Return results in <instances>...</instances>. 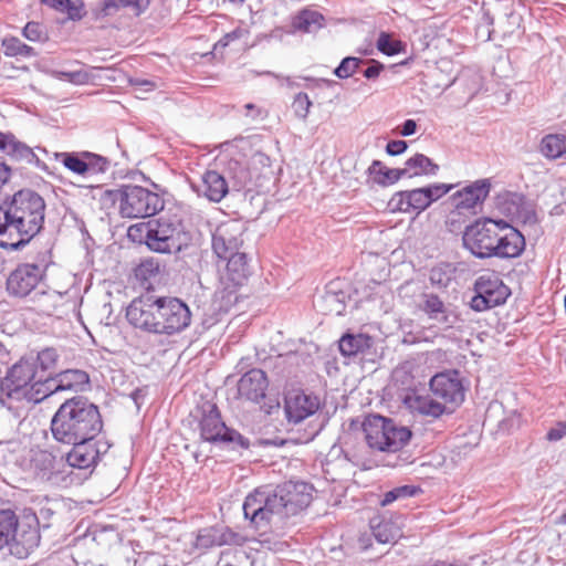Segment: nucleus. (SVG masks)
Here are the masks:
<instances>
[{"label":"nucleus","instance_id":"obj_1","mask_svg":"<svg viewBox=\"0 0 566 566\" xmlns=\"http://www.w3.org/2000/svg\"><path fill=\"white\" fill-rule=\"evenodd\" d=\"M312 491L313 486L303 481H287L275 489H256L244 500V517L255 530L281 523L310 505Z\"/></svg>","mask_w":566,"mask_h":566},{"label":"nucleus","instance_id":"obj_2","mask_svg":"<svg viewBox=\"0 0 566 566\" xmlns=\"http://www.w3.org/2000/svg\"><path fill=\"white\" fill-rule=\"evenodd\" d=\"M45 201L32 189H21L0 205V245L10 251L25 247L43 228Z\"/></svg>","mask_w":566,"mask_h":566},{"label":"nucleus","instance_id":"obj_3","mask_svg":"<svg viewBox=\"0 0 566 566\" xmlns=\"http://www.w3.org/2000/svg\"><path fill=\"white\" fill-rule=\"evenodd\" d=\"M126 317L136 328L170 336L188 328L192 315L180 298L147 296L134 300L126 310Z\"/></svg>","mask_w":566,"mask_h":566},{"label":"nucleus","instance_id":"obj_4","mask_svg":"<svg viewBox=\"0 0 566 566\" xmlns=\"http://www.w3.org/2000/svg\"><path fill=\"white\" fill-rule=\"evenodd\" d=\"M463 245L479 259L516 258L524 250V237L503 220L484 218L468 226Z\"/></svg>","mask_w":566,"mask_h":566},{"label":"nucleus","instance_id":"obj_5","mask_svg":"<svg viewBox=\"0 0 566 566\" xmlns=\"http://www.w3.org/2000/svg\"><path fill=\"white\" fill-rule=\"evenodd\" d=\"M102 429L98 407L84 397L66 399L51 420L53 438L61 443L94 440Z\"/></svg>","mask_w":566,"mask_h":566},{"label":"nucleus","instance_id":"obj_6","mask_svg":"<svg viewBox=\"0 0 566 566\" xmlns=\"http://www.w3.org/2000/svg\"><path fill=\"white\" fill-rule=\"evenodd\" d=\"M45 375L38 374L36 364L29 358L14 364L0 384V403L15 410L13 401L39 403L44 400Z\"/></svg>","mask_w":566,"mask_h":566},{"label":"nucleus","instance_id":"obj_7","mask_svg":"<svg viewBox=\"0 0 566 566\" xmlns=\"http://www.w3.org/2000/svg\"><path fill=\"white\" fill-rule=\"evenodd\" d=\"M181 224L166 218L133 224L127 230L128 238L145 243L151 251L171 253L181 248Z\"/></svg>","mask_w":566,"mask_h":566},{"label":"nucleus","instance_id":"obj_8","mask_svg":"<svg viewBox=\"0 0 566 566\" xmlns=\"http://www.w3.org/2000/svg\"><path fill=\"white\" fill-rule=\"evenodd\" d=\"M363 432L369 449L389 453L401 450L412 436L407 427L380 415L368 416L363 422Z\"/></svg>","mask_w":566,"mask_h":566},{"label":"nucleus","instance_id":"obj_9","mask_svg":"<svg viewBox=\"0 0 566 566\" xmlns=\"http://www.w3.org/2000/svg\"><path fill=\"white\" fill-rule=\"evenodd\" d=\"M105 195L118 202L123 218H146L164 209V199L154 191L137 185H124L119 189L106 190Z\"/></svg>","mask_w":566,"mask_h":566},{"label":"nucleus","instance_id":"obj_10","mask_svg":"<svg viewBox=\"0 0 566 566\" xmlns=\"http://www.w3.org/2000/svg\"><path fill=\"white\" fill-rule=\"evenodd\" d=\"M452 188L453 185L432 184L422 188L398 191L388 201V208L391 212L419 214Z\"/></svg>","mask_w":566,"mask_h":566},{"label":"nucleus","instance_id":"obj_11","mask_svg":"<svg viewBox=\"0 0 566 566\" xmlns=\"http://www.w3.org/2000/svg\"><path fill=\"white\" fill-rule=\"evenodd\" d=\"M199 427L200 437L207 442L231 443L242 449L250 447L248 438L224 424L217 406L213 403L203 405Z\"/></svg>","mask_w":566,"mask_h":566},{"label":"nucleus","instance_id":"obj_12","mask_svg":"<svg viewBox=\"0 0 566 566\" xmlns=\"http://www.w3.org/2000/svg\"><path fill=\"white\" fill-rule=\"evenodd\" d=\"M475 295L471 300V307L482 312L503 304L510 295L509 287L493 272L480 275L474 283Z\"/></svg>","mask_w":566,"mask_h":566},{"label":"nucleus","instance_id":"obj_13","mask_svg":"<svg viewBox=\"0 0 566 566\" xmlns=\"http://www.w3.org/2000/svg\"><path fill=\"white\" fill-rule=\"evenodd\" d=\"M45 266L35 263L19 264L6 281V290L12 297L24 298L35 291L45 276Z\"/></svg>","mask_w":566,"mask_h":566},{"label":"nucleus","instance_id":"obj_14","mask_svg":"<svg viewBox=\"0 0 566 566\" xmlns=\"http://www.w3.org/2000/svg\"><path fill=\"white\" fill-rule=\"evenodd\" d=\"M72 450L66 454L65 470L80 469L92 470L111 448V444L104 440H83L71 443Z\"/></svg>","mask_w":566,"mask_h":566},{"label":"nucleus","instance_id":"obj_15","mask_svg":"<svg viewBox=\"0 0 566 566\" xmlns=\"http://www.w3.org/2000/svg\"><path fill=\"white\" fill-rule=\"evenodd\" d=\"M491 184L488 179H480L457 191L450 198L454 210L451 216H470L476 213V208L489 196Z\"/></svg>","mask_w":566,"mask_h":566},{"label":"nucleus","instance_id":"obj_16","mask_svg":"<svg viewBox=\"0 0 566 566\" xmlns=\"http://www.w3.org/2000/svg\"><path fill=\"white\" fill-rule=\"evenodd\" d=\"M30 465L38 479L52 485L66 483L71 474V472H66L62 459H56L51 452L44 450H39L33 454Z\"/></svg>","mask_w":566,"mask_h":566},{"label":"nucleus","instance_id":"obj_17","mask_svg":"<svg viewBox=\"0 0 566 566\" xmlns=\"http://www.w3.org/2000/svg\"><path fill=\"white\" fill-rule=\"evenodd\" d=\"M243 227L237 221L221 224L212 235V249L219 259L241 253Z\"/></svg>","mask_w":566,"mask_h":566},{"label":"nucleus","instance_id":"obj_18","mask_svg":"<svg viewBox=\"0 0 566 566\" xmlns=\"http://www.w3.org/2000/svg\"><path fill=\"white\" fill-rule=\"evenodd\" d=\"M321 407L317 396L304 391H293L285 396L284 411L290 423H300L314 416Z\"/></svg>","mask_w":566,"mask_h":566},{"label":"nucleus","instance_id":"obj_19","mask_svg":"<svg viewBox=\"0 0 566 566\" xmlns=\"http://www.w3.org/2000/svg\"><path fill=\"white\" fill-rule=\"evenodd\" d=\"M430 389L444 403L458 406L464 400V388L457 370L434 375L430 380Z\"/></svg>","mask_w":566,"mask_h":566},{"label":"nucleus","instance_id":"obj_20","mask_svg":"<svg viewBox=\"0 0 566 566\" xmlns=\"http://www.w3.org/2000/svg\"><path fill=\"white\" fill-rule=\"evenodd\" d=\"M88 382V376L80 369H67L54 377L45 375L44 399L62 391H77Z\"/></svg>","mask_w":566,"mask_h":566},{"label":"nucleus","instance_id":"obj_21","mask_svg":"<svg viewBox=\"0 0 566 566\" xmlns=\"http://www.w3.org/2000/svg\"><path fill=\"white\" fill-rule=\"evenodd\" d=\"M0 151L9 156L12 160L32 165L41 170H46L48 167L42 161L31 147L20 142L11 133L0 132Z\"/></svg>","mask_w":566,"mask_h":566},{"label":"nucleus","instance_id":"obj_22","mask_svg":"<svg viewBox=\"0 0 566 566\" xmlns=\"http://www.w3.org/2000/svg\"><path fill=\"white\" fill-rule=\"evenodd\" d=\"M269 386L266 375L259 368H253L247 371L238 381V394L241 398L260 402L265 398V392Z\"/></svg>","mask_w":566,"mask_h":566},{"label":"nucleus","instance_id":"obj_23","mask_svg":"<svg viewBox=\"0 0 566 566\" xmlns=\"http://www.w3.org/2000/svg\"><path fill=\"white\" fill-rule=\"evenodd\" d=\"M240 536L226 527H206L198 532L193 543L197 549L206 551L214 546L239 544Z\"/></svg>","mask_w":566,"mask_h":566},{"label":"nucleus","instance_id":"obj_24","mask_svg":"<svg viewBox=\"0 0 566 566\" xmlns=\"http://www.w3.org/2000/svg\"><path fill=\"white\" fill-rule=\"evenodd\" d=\"M403 403L411 412L426 417L439 418L447 412L444 403L434 400L429 395H419L415 391L405 396Z\"/></svg>","mask_w":566,"mask_h":566},{"label":"nucleus","instance_id":"obj_25","mask_svg":"<svg viewBox=\"0 0 566 566\" xmlns=\"http://www.w3.org/2000/svg\"><path fill=\"white\" fill-rule=\"evenodd\" d=\"M212 202H220L229 191L226 177L217 170H207L201 177V185L196 188Z\"/></svg>","mask_w":566,"mask_h":566},{"label":"nucleus","instance_id":"obj_26","mask_svg":"<svg viewBox=\"0 0 566 566\" xmlns=\"http://www.w3.org/2000/svg\"><path fill=\"white\" fill-rule=\"evenodd\" d=\"M226 280H228L233 287L241 286L249 277L251 271L248 262V256L244 252L234 253L228 256Z\"/></svg>","mask_w":566,"mask_h":566},{"label":"nucleus","instance_id":"obj_27","mask_svg":"<svg viewBox=\"0 0 566 566\" xmlns=\"http://www.w3.org/2000/svg\"><path fill=\"white\" fill-rule=\"evenodd\" d=\"M421 310L430 319L437 321L444 327H451L457 319L455 316L447 312L443 302L434 294L424 295V302L421 305Z\"/></svg>","mask_w":566,"mask_h":566},{"label":"nucleus","instance_id":"obj_28","mask_svg":"<svg viewBox=\"0 0 566 566\" xmlns=\"http://www.w3.org/2000/svg\"><path fill=\"white\" fill-rule=\"evenodd\" d=\"M373 345V339L366 334H345L339 339V350L344 356L364 354Z\"/></svg>","mask_w":566,"mask_h":566},{"label":"nucleus","instance_id":"obj_29","mask_svg":"<svg viewBox=\"0 0 566 566\" xmlns=\"http://www.w3.org/2000/svg\"><path fill=\"white\" fill-rule=\"evenodd\" d=\"M406 177L436 176L439 166L423 154H416L405 164Z\"/></svg>","mask_w":566,"mask_h":566},{"label":"nucleus","instance_id":"obj_30","mask_svg":"<svg viewBox=\"0 0 566 566\" xmlns=\"http://www.w3.org/2000/svg\"><path fill=\"white\" fill-rule=\"evenodd\" d=\"M541 154L547 159H557L566 154V135H545L539 144Z\"/></svg>","mask_w":566,"mask_h":566},{"label":"nucleus","instance_id":"obj_31","mask_svg":"<svg viewBox=\"0 0 566 566\" xmlns=\"http://www.w3.org/2000/svg\"><path fill=\"white\" fill-rule=\"evenodd\" d=\"M370 528L377 542L387 544L400 536V530L390 520L374 517L370 520Z\"/></svg>","mask_w":566,"mask_h":566},{"label":"nucleus","instance_id":"obj_32","mask_svg":"<svg viewBox=\"0 0 566 566\" xmlns=\"http://www.w3.org/2000/svg\"><path fill=\"white\" fill-rule=\"evenodd\" d=\"M370 175L374 176V180L379 185H392L402 177H406V170L403 168H387L379 160H374L368 168Z\"/></svg>","mask_w":566,"mask_h":566},{"label":"nucleus","instance_id":"obj_33","mask_svg":"<svg viewBox=\"0 0 566 566\" xmlns=\"http://www.w3.org/2000/svg\"><path fill=\"white\" fill-rule=\"evenodd\" d=\"M323 15L314 10H302L293 18L292 25L295 30L306 33L317 31L323 27Z\"/></svg>","mask_w":566,"mask_h":566},{"label":"nucleus","instance_id":"obj_34","mask_svg":"<svg viewBox=\"0 0 566 566\" xmlns=\"http://www.w3.org/2000/svg\"><path fill=\"white\" fill-rule=\"evenodd\" d=\"M149 6V0H103L102 11L111 15L120 9H129L134 14L139 15Z\"/></svg>","mask_w":566,"mask_h":566},{"label":"nucleus","instance_id":"obj_35","mask_svg":"<svg viewBox=\"0 0 566 566\" xmlns=\"http://www.w3.org/2000/svg\"><path fill=\"white\" fill-rule=\"evenodd\" d=\"M18 518L13 511H0V549L15 539Z\"/></svg>","mask_w":566,"mask_h":566},{"label":"nucleus","instance_id":"obj_36","mask_svg":"<svg viewBox=\"0 0 566 566\" xmlns=\"http://www.w3.org/2000/svg\"><path fill=\"white\" fill-rule=\"evenodd\" d=\"M228 171L232 180V188L237 191L247 188L252 181V172L239 161H231Z\"/></svg>","mask_w":566,"mask_h":566},{"label":"nucleus","instance_id":"obj_37","mask_svg":"<svg viewBox=\"0 0 566 566\" xmlns=\"http://www.w3.org/2000/svg\"><path fill=\"white\" fill-rule=\"evenodd\" d=\"M54 157L56 160L61 161L65 168L71 170L74 174L85 176L86 175V165H85V151L76 154V153H54Z\"/></svg>","mask_w":566,"mask_h":566},{"label":"nucleus","instance_id":"obj_38","mask_svg":"<svg viewBox=\"0 0 566 566\" xmlns=\"http://www.w3.org/2000/svg\"><path fill=\"white\" fill-rule=\"evenodd\" d=\"M29 359L36 364L38 374L51 376L56 367L59 355L54 348H45L35 358Z\"/></svg>","mask_w":566,"mask_h":566},{"label":"nucleus","instance_id":"obj_39","mask_svg":"<svg viewBox=\"0 0 566 566\" xmlns=\"http://www.w3.org/2000/svg\"><path fill=\"white\" fill-rule=\"evenodd\" d=\"M2 46L7 56L31 57L36 54L32 46L25 44L15 36L4 38L2 40Z\"/></svg>","mask_w":566,"mask_h":566},{"label":"nucleus","instance_id":"obj_40","mask_svg":"<svg viewBox=\"0 0 566 566\" xmlns=\"http://www.w3.org/2000/svg\"><path fill=\"white\" fill-rule=\"evenodd\" d=\"M86 175L104 174L109 168L106 157L85 151Z\"/></svg>","mask_w":566,"mask_h":566},{"label":"nucleus","instance_id":"obj_41","mask_svg":"<svg viewBox=\"0 0 566 566\" xmlns=\"http://www.w3.org/2000/svg\"><path fill=\"white\" fill-rule=\"evenodd\" d=\"M377 49L389 56L396 55L403 50L401 41L394 40L388 33L381 32L377 40Z\"/></svg>","mask_w":566,"mask_h":566},{"label":"nucleus","instance_id":"obj_42","mask_svg":"<svg viewBox=\"0 0 566 566\" xmlns=\"http://www.w3.org/2000/svg\"><path fill=\"white\" fill-rule=\"evenodd\" d=\"M429 279L431 284L439 289L448 287L452 280V270L450 265L436 266L431 270Z\"/></svg>","mask_w":566,"mask_h":566},{"label":"nucleus","instance_id":"obj_43","mask_svg":"<svg viewBox=\"0 0 566 566\" xmlns=\"http://www.w3.org/2000/svg\"><path fill=\"white\" fill-rule=\"evenodd\" d=\"M363 62L364 61L359 57L347 56L343 59L339 65L334 70V74L339 78H348L357 71Z\"/></svg>","mask_w":566,"mask_h":566},{"label":"nucleus","instance_id":"obj_44","mask_svg":"<svg viewBox=\"0 0 566 566\" xmlns=\"http://www.w3.org/2000/svg\"><path fill=\"white\" fill-rule=\"evenodd\" d=\"M23 35L29 40L33 42H41L45 41L48 35L45 32V28L40 24L39 22H28L27 25L23 28Z\"/></svg>","mask_w":566,"mask_h":566},{"label":"nucleus","instance_id":"obj_45","mask_svg":"<svg viewBox=\"0 0 566 566\" xmlns=\"http://www.w3.org/2000/svg\"><path fill=\"white\" fill-rule=\"evenodd\" d=\"M311 105H312V102L310 101L307 94L298 93L294 97V101L292 103V108L294 111V114L298 118L305 119L310 113Z\"/></svg>","mask_w":566,"mask_h":566},{"label":"nucleus","instance_id":"obj_46","mask_svg":"<svg viewBox=\"0 0 566 566\" xmlns=\"http://www.w3.org/2000/svg\"><path fill=\"white\" fill-rule=\"evenodd\" d=\"M410 495H412V491H411L410 486H408V485L399 486V488H396L394 490L386 492L380 503L382 506H386V505L391 504L392 502H395L398 499L407 497Z\"/></svg>","mask_w":566,"mask_h":566},{"label":"nucleus","instance_id":"obj_47","mask_svg":"<svg viewBox=\"0 0 566 566\" xmlns=\"http://www.w3.org/2000/svg\"><path fill=\"white\" fill-rule=\"evenodd\" d=\"M247 34H248L247 30H244L242 28H235L231 32H228L227 34H224L223 38H221L218 41V43L216 44V48H218V46L226 48L231 42L237 41V40L245 36Z\"/></svg>","mask_w":566,"mask_h":566},{"label":"nucleus","instance_id":"obj_48","mask_svg":"<svg viewBox=\"0 0 566 566\" xmlns=\"http://www.w3.org/2000/svg\"><path fill=\"white\" fill-rule=\"evenodd\" d=\"M129 84L134 86L137 92L143 93L151 92L157 87L156 82L140 77L130 78Z\"/></svg>","mask_w":566,"mask_h":566},{"label":"nucleus","instance_id":"obj_49","mask_svg":"<svg viewBox=\"0 0 566 566\" xmlns=\"http://www.w3.org/2000/svg\"><path fill=\"white\" fill-rule=\"evenodd\" d=\"M62 77L74 84H85L88 82L90 76L85 71L62 72Z\"/></svg>","mask_w":566,"mask_h":566},{"label":"nucleus","instance_id":"obj_50","mask_svg":"<svg viewBox=\"0 0 566 566\" xmlns=\"http://www.w3.org/2000/svg\"><path fill=\"white\" fill-rule=\"evenodd\" d=\"M566 436V422H558L551 428L546 434V439L552 442L562 440Z\"/></svg>","mask_w":566,"mask_h":566},{"label":"nucleus","instance_id":"obj_51","mask_svg":"<svg viewBox=\"0 0 566 566\" xmlns=\"http://www.w3.org/2000/svg\"><path fill=\"white\" fill-rule=\"evenodd\" d=\"M408 145L405 140H390L386 146V151L390 156L401 155L406 151Z\"/></svg>","mask_w":566,"mask_h":566},{"label":"nucleus","instance_id":"obj_52","mask_svg":"<svg viewBox=\"0 0 566 566\" xmlns=\"http://www.w3.org/2000/svg\"><path fill=\"white\" fill-rule=\"evenodd\" d=\"M64 10L67 12L69 18L72 20H80L84 15L83 4H77L69 0L65 4Z\"/></svg>","mask_w":566,"mask_h":566},{"label":"nucleus","instance_id":"obj_53","mask_svg":"<svg viewBox=\"0 0 566 566\" xmlns=\"http://www.w3.org/2000/svg\"><path fill=\"white\" fill-rule=\"evenodd\" d=\"M382 70L384 65L380 62L376 60H370L369 66L363 72V75L368 80H374L379 76Z\"/></svg>","mask_w":566,"mask_h":566},{"label":"nucleus","instance_id":"obj_54","mask_svg":"<svg viewBox=\"0 0 566 566\" xmlns=\"http://www.w3.org/2000/svg\"><path fill=\"white\" fill-rule=\"evenodd\" d=\"M12 176V169L10 166H8L4 160L0 157V189L2 186H4L7 182H9L10 178Z\"/></svg>","mask_w":566,"mask_h":566},{"label":"nucleus","instance_id":"obj_55","mask_svg":"<svg viewBox=\"0 0 566 566\" xmlns=\"http://www.w3.org/2000/svg\"><path fill=\"white\" fill-rule=\"evenodd\" d=\"M417 130V123L413 119H407L401 126L400 134L402 136H411Z\"/></svg>","mask_w":566,"mask_h":566},{"label":"nucleus","instance_id":"obj_56","mask_svg":"<svg viewBox=\"0 0 566 566\" xmlns=\"http://www.w3.org/2000/svg\"><path fill=\"white\" fill-rule=\"evenodd\" d=\"M245 116L255 119L260 116V109L252 103L244 105Z\"/></svg>","mask_w":566,"mask_h":566},{"label":"nucleus","instance_id":"obj_57","mask_svg":"<svg viewBox=\"0 0 566 566\" xmlns=\"http://www.w3.org/2000/svg\"><path fill=\"white\" fill-rule=\"evenodd\" d=\"M43 3L51 8L64 11V7L69 3V0H43Z\"/></svg>","mask_w":566,"mask_h":566},{"label":"nucleus","instance_id":"obj_58","mask_svg":"<svg viewBox=\"0 0 566 566\" xmlns=\"http://www.w3.org/2000/svg\"><path fill=\"white\" fill-rule=\"evenodd\" d=\"M139 273L149 272L153 273L154 271H158V265H154L151 261H146L140 264L138 269Z\"/></svg>","mask_w":566,"mask_h":566},{"label":"nucleus","instance_id":"obj_59","mask_svg":"<svg viewBox=\"0 0 566 566\" xmlns=\"http://www.w3.org/2000/svg\"><path fill=\"white\" fill-rule=\"evenodd\" d=\"M324 300L326 303L328 304H332V303H337V306L335 307V312L337 315L342 314V308H339V302H338V298L335 294H332V293H327L325 296H324Z\"/></svg>","mask_w":566,"mask_h":566},{"label":"nucleus","instance_id":"obj_60","mask_svg":"<svg viewBox=\"0 0 566 566\" xmlns=\"http://www.w3.org/2000/svg\"><path fill=\"white\" fill-rule=\"evenodd\" d=\"M259 542L264 545L269 549H275L276 543H272L268 536H265L264 533L260 534Z\"/></svg>","mask_w":566,"mask_h":566},{"label":"nucleus","instance_id":"obj_61","mask_svg":"<svg viewBox=\"0 0 566 566\" xmlns=\"http://www.w3.org/2000/svg\"><path fill=\"white\" fill-rule=\"evenodd\" d=\"M252 161L253 163L265 164L266 161H269V158L265 155L259 153V154H255L252 157Z\"/></svg>","mask_w":566,"mask_h":566},{"label":"nucleus","instance_id":"obj_62","mask_svg":"<svg viewBox=\"0 0 566 566\" xmlns=\"http://www.w3.org/2000/svg\"><path fill=\"white\" fill-rule=\"evenodd\" d=\"M39 538H40V536H39L38 532H36V531H32V532L30 533V543H29V546H30V547H32V546L36 545V544H38V542H39Z\"/></svg>","mask_w":566,"mask_h":566},{"label":"nucleus","instance_id":"obj_63","mask_svg":"<svg viewBox=\"0 0 566 566\" xmlns=\"http://www.w3.org/2000/svg\"><path fill=\"white\" fill-rule=\"evenodd\" d=\"M405 376V369H396L394 373V378L396 381L400 379V377Z\"/></svg>","mask_w":566,"mask_h":566},{"label":"nucleus","instance_id":"obj_64","mask_svg":"<svg viewBox=\"0 0 566 566\" xmlns=\"http://www.w3.org/2000/svg\"><path fill=\"white\" fill-rule=\"evenodd\" d=\"M558 523H560V524H566V513H564V514L559 517Z\"/></svg>","mask_w":566,"mask_h":566}]
</instances>
